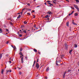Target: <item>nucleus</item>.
<instances>
[{
  "label": "nucleus",
  "instance_id": "f257e3e1",
  "mask_svg": "<svg viewBox=\"0 0 79 79\" xmlns=\"http://www.w3.org/2000/svg\"><path fill=\"white\" fill-rule=\"evenodd\" d=\"M73 6H74V7L76 9H77V8H78L79 7H78V6H77V5H73Z\"/></svg>",
  "mask_w": 79,
  "mask_h": 79
},
{
  "label": "nucleus",
  "instance_id": "f03ea898",
  "mask_svg": "<svg viewBox=\"0 0 79 79\" xmlns=\"http://www.w3.org/2000/svg\"><path fill=\"white\" fill-rule=\"evenodd\" d=\"M39 64H38V63H36V67L38 69H39Z\"/></svg>",
  "mask_w": 79,
  "mask_h": 79
},
{
  "label": "nucleus",
  "instance_id": "7ed1b4c3",
  "mask_svg": "<svg viewBox=\"0 0 79 79\" xmlns=\"http://www.w3.org/2000/svg\"><path fill=\"white\" fill-rule=\"evenodd\" d=\"M3 72H4V69H2L1 71V74H3Z\"/></svg>",
  "mask_w": 79,
  "mask_h": 79
},
{
  "label": "nucleus",
  "instance_id": "20e7f679",
  "mask_svg": "<svg viewBox=\"0 0 79 79\" xmlns=\"http://www.w3.org/2000/svg\"><path fill=\"white\" fill-rule=\"evenodd\" d=\"M47 14H48V15H50V14H52V12L51 11H49L47 12Z\"/></svg>",
  "mask_w": 79,
  "mask_h": 79
},
{
  "label": "nucleus",
  "instance_id": "39448f33",
  "mask_svg": "<svg viewBox=\"0 0 79 79\" xmlns=\"http://www.w3.org/2000/svg\"><path fill=\"white\" fill-rule=\"evenodd\" d=\"M74 47L75 48H77V44H74Z\"/></svg>",
  "mask_w": 79,
  "mask_h": 79
},
{
  "label": "nucleus",
  "instance_id": "423d86ee",
  "mask_svg": "<svg viewBox=\"0 0 79 79\" xmlns=\"http://www.w3.org/2000/svg\"><path fill=\"white\" fill-rule=\"evenodd\" d=\"M21 60H22L21 63H24V61H23V57L22 58Z\"/></svg>",
  "mask_w": 79,
  "mask_h": 79
},
{
  "label": "nucleus",
  "instance_id": "0eeeda50",
  "mask_svg": "<svg viewBox=\"0 0 79 79\" xmlns=\"http://www.w3.org/2000/svg\"><path fill=\"white\" fill-rule=\"evenodd\" d=\"M36 62V61L35 60H34V62L33 64L32 65L33 67H34V64H35V62Z\"/></svg>",
  "mask_w": 79,
  "mask_h": 79
},
{
  "label": "nucleus",
  "instance_id": "6e6552de",
  "mask_svg": "<svg viewBox=\"0 0 79 79\" xmlns=\"http://www.w3.org/2000/svg\"><path fill=\"white\" fill-rule=\"evenodd\" d=\"M66 25V26H69V22H67Z\"/></svg>",
  "mask_w": 79,
  "mask_h": 79
},
{
  "label": "nucleus",
  "instance_id": "1a4fd4ad",
  "mask_svg": "<svg viewBox=\"0 0 79 79\" xmlns=\"http://www.w3.org/2000/svg\"><path fill=\"white\" fill-rule=\"evenodd\" d=\"M48 70H49V67H48L46 69V71H48Z\"/></svg>",
  "mask_w": 79,
  "mask_h": 79
},
{
  "label": "nucleus",
  "instance_id": "9d476101",
  "mask_svg": "<svg viewBox=\"0 0 79 79\" xmlns=\"http://www.w3.org/2000/svg\"><path fill=\"white\" fill-rule=\"evenodd\" d=\"M19 54L20 55V56H21V55H23V54H22V52L20 51V52L19 53Z\"/></svg>",
  "mask_w": 79,
  "mask_h": 79
},
{
  "label": "nucleus",
  "instance_id": "9b49d317",
  "mask_svg": "<svg viewBox=\"0 0 79 79\" xmlns=\"http://www.w3.org/2000/svg\"><path fill=\"white\" fill-rule=\"evenodd\" d=\"M13 48L16 51V47L15 46H14V47H13Z\"/></svg>",
  "mask_w": 79,
  "mask_h": 79
},
{
  "label": "nucleus",
  "instance_id": "f8f14e48",
  "mask_svg": "<svg viewBox=\"0 0 79 79\" xmlns=\"http://www.w3.org/2000/svg\"><path fill=\"white\" fill-rule=\"evenodd\" d=\"M48 17V15H47L45 16V18H47Z\"/></svg>",
  "mask_w": 79,
  "mask_h": 79
},
{
  "label": "nucleus",
  "instance_id": "ddd939ff",
  "mask_svg": "<svg viewBox=\"0 0 79 79\" xmlns=\"http://www.w3.org/2000/svg\"><path fill=\"white\" fill-rule=\"evenodd\" d=\"M2 54H0V59L2 58Z\"/></svg>",
  "mask_w": 79,
  "mask_h": 79
},
{
  "label": "nucleus",
  "instance_id": "4468645a",
  "mask_svg": "<svg viewBox=\"0 0 79 79\" xmlns=\"http://www.w3.org/2000/svg\"><path fill=\"white\" fill-rule=\"evenodd\" d=\"M34 52H37V51L35 49H34Z\"/></svg>",
  "mask_w": 79,
  "mask_h": 79
},
{
  "label": "nucleus",
  "instance_id": "2eb2a0df",
  "mask_svg": "<svg viewBox=\"0 0 79 79\" xmlns=\"http://www.w3.org/2000/svg\"><path fill=\"white\" fill-rule=\"evenodd\" d=\"M74 15L75 16H77L78 15V14L77 13H75L74 14Z\"/></svg>",
  "mask_w": 79,
  "mask_h": 79
},
{
  "label": "nucleus",
  "instance_id": "dca6fc26",
  "mask_svg": "<svg viewBox=\"0 0 79 79\" xmlns=\"http://www.w3.org/2000/svg\"><path fill=\"white\" fill-rule=\"evenodd\" d=\"M72 24H73L74 25H77V24L76 23L74 22L72 23Z\"/></svg>",
  "mask_w": 79,
  "mask_h": 79
},
{
  "label": "nucleus",
  "instance_id": "f3484780",
  "mask_svg": "<svg viewBox=\"0 0 79 79\" xmlns=\"http://www.w3.org/2000/svg\"><path fill=\"white\" fill-rule=\"evenodd\" d=\"M76 2L77 3H79V0H76Z\"/></svg>",
  "mask_w": 79,
  "mask_h": 79
},
{
  "label": "nucleus",
  "instance_id": "a211bd4d",
  "mask_svg": "<svg viewBox=\"0 0 79 79\" xmlns=\"http://www.w3.org/2000/svg\"><path fill=\"white\" fill-rule=\"evenodd\" d=\"M21 17V15H19V16L17 17V19H19V18Z\"/></svg>",
  "mask_w": 79,
  "mask_h": 79
},
{
  "label": "nucleus",
  "instance_id": "6ab92c4d",
  "mask_svg": "<svg viewBox=\"0 0 79 79\" xmlns=\"http://www.w3.org/2000/svg\"><path fill=\"white\" fill-rule=\"evenodd\" d=\"M0 33H2V30L1 28H0Z\"/></svg>",
  "mask_w": 79,
  "mask_h": 79
},
{
  "label": "nucleus",
  "instance_id": "aec40b11",
  "mask_svg": "<svg viewBox=\"0 0 79 79\" xmlns=\"http://www.w3.org/2000/svg\"><path fill=\"white\" fill-rule=\"evenodd\" d=\"M27 10H28V11H31V10H32V9H28Z\"/></svg>",
  "mask_w": 79,
  "mask_h": 79
},
{
  "label": "nucleus",
  "instance_id": "412c9836",
  "mask_svg": "<svg viewBox=\"0 0 79 79\" xmlns=\"http://www.w3.org/2000/svg\"><path fill=\"white\" fill-rule=\"evenodd\" d=\"M56 64L57 66H58V61H57V60H56Z\"/></svg>",
  "mask_w": 79,
  "mask_h": 79
},
{
  "label": "nucleus",
  "instance_id": "4be33fe9",
  "mask_svg": "<svg viewBox=\"0 0 79 79\" xmlns=\"http://www.w3.org/2000/svg\"><path fill=\"white\" fill-rule=\"evenodd\" d=\"M23 32H24V33H26V31L24 30L23 31Z\"/></svg>",
  "mask_w": 79,
  "mask_h": 79
},
{
  "label": "nucleus",
  "instance_id": "5701e85b",
  "mask_svg": "<svg viewBox=\"0 0 79 79\" xmlns=\"http://www.w3.org/2000/svg\"><path fill=\"white\" fill-rule=\"evenodd\" d=\"M71 52H72V50H71L69 52V53H70V54H71Z\"/></svg>",
  "mask_w": 79,
  "mask_h": 79
},
{
  "label": "nucleus",
  "instance_id": "b1692460",
  "mask_svg": "<svg viewBox=\"0 0 79 79\" xmlns=\"http://www.w3.org/2000/svg\"><path fill=\"white\" fill-rule=\"evenodd\" d=\"M19 74L21 75V74H22V72H19Z\"/></svg>",
  "mask_w": 79,
  "mask_h": 79
},
{
  "label": "nucleus",
  "instance_id": "393cba45",
  "mask_svg": "<svg viewBox=\"0 0 79 79\" xmlns=\"http://www.w3.org/2000/svg\"><path fill=\"white\" fill-rule=\"evenodd\" d=\"M24 24H27V22H26L25 21L24 22Z\"/></svg>",
  "mask_w": 79,
  "mask_h": 79
},
{
  "label": "nucleus",
  "instance_id": "a878e982",
  "mask_svg": "<svg viewBox=\"0 0 79 79\" xmlns=\"http://www.w3.org/2000/svg\"><path fill=\"white\" fill-rule=\"evenodd\" d=\"M6 32H8V31H9V30L7 29H6Z\"/></svg>",
  "mask_w": 79,
  "mask_h": 79
},
{
  "label": "nucleus",
  "instance_id": "bb28decb",
  "mask_svg": "<svg viewBox=\"0 0 79 79\" xmlns=\"http://www.w3.org/2000/svg\"><path fill=\"white\" fill-rule=\"evenodd\" d=\"M53 3H55V4H56V2H55V1H53L52 2Z\"/></svg>",
  "mask_w": 79,
  "mask_h": 79
},
{
  "label": "nucleus",
  "instance_id": "cd10ccee",
  "mask_svg": "<svg viewBox=\"0 0 79 79\" xmlns=\"http://www.w3.org/2000/svg\"><path fill=\"white\" fill-rule=\"evenodd\" d=\"M53 6V4H51L49 6Z\"/></svg>",
  "mask_w": 79,
  "mask_h": 79
},
{
  "label": "nucleus",
  "instance_id": "c85d7f7f",
  "mask_svg": "<svg viewBox=\"0 0 79 79\" xmlns=\"http://www.w3.org/2000/svg\"><path fill=\"white\" fill-rule=\"evenodd\" d=\"M68 72H71V70L70 69L68 70Z\"/></svg>",
  "mask_w": 79,
  "mask_h": 79
},
{
  "label": "nucleus",
  "instance_id": "c756f323",
  "mask_svg": "<svg viewBox=\"0 0 79 79\" xmlns=\"http://www.w3.org/2000/svg\"><path fill=\"white\" fill-rule=\"evenodd\" d=\"M9 42H10L9 41H7V42L6 43V44H8V43H9Z\"/></svg>",
  "mask_w": 79,
  "mask_h": 79
},
{
  "label": "nucleus",
  "instance_id": "7c9ffc66",
  "mask_svg": "<svg viewBox=\"0 0 79 79\" xmlns=\"http://www.w3.org/2000/svg\"><path fill=\"white\" fill-rule=\"evenodd\" d=\"M65 49H67L68 48V46H65Z\"/></svg>",
  "mask_w": 79,
  "mask_h": 79
},
{
  "label": "nucleus",
  "instance_id": "2f4dec72",
  "mask_svg": "<svg viewBox=\"0 0 79 79\" xmlns=\"http://www.w3.org/2000/svg\"><path fill=\"white\" fill-rule=\"evenodd\" d=\"M24 10H26V8H23L22 9L23 11H24Z\"/></svg>",
  "mask_w": 79,
  "mask_h": 79
},
{
  "label": "nucleus",
  "instance_id": "473e14b6",
  "mask_svg": "<svg viewBox=\"0 0 79 79\" xmlns=\"http://www.w3.org/2000/svg\"><path fill=\"white\" fill-rule=\"evenodd\" d=\"M54 2H57V1L56 0H53V1Z\"/></svg>",
  "mask_w": 79,
  "mask_h": 79
},
{
  "label": "nucleus",
  "instance_id": "72a5a7b5",
  "mask_svg": "<svg viewBox=\"0 0 79 79\" xmlns=\"http://www.w3.org/2000/svg\"><path fill=\"white\" fill-rule=\"evenodd\" d=\"M22 48H20V51H22Z\"/></svg>",
  "mask_w": 79,
  "mask_h": 79
},
{
  "label": "nucleus",
  "instance_id": "f704fd0d",
  "mask_svg": "<svg viewBox=\"0 0 79 79\" xmlns=\"http://www.w3.org/2000/svg\"><path fill=\"white\" fill-rule=\"evenodd\" d=\"M19 36H20V37H22V35L19 34Z\"/></svg>",
  "mask_w": 79,
  "mask_h": 79
},
{
  "label": "nucleus",
  "instance_id": "c9c22d12",
  "mask_svg": "<svg viewBox=\"0 0 79 79\" xmlns=\"http://www.w3.org/2000/svg\"><path fill=\"white\" fill-rule=\"evenodd\" d=\"M71 8H72V9H74V8L72 6H71Z\"/></svg>",
  "mask_w": 79,
  "mask_h": 79
},
{
  "label": "nucleus",
  "instance_id": "e433bc0d",
  "mask_svg": "<svg viewBox=\"0 0 79 79\" xmlns=\"http://www.w3.org/2000/svg\"><path fill=\"white\" fill-rule=\"evenodd\" d=\"M33 12V13L35 12V10H32V12H31V13H32Z\"/></svg>",
  "mask_w": 79,
  "mask_h": 79
},
{
  "label": "nucleus",
  "instance_id": "4c0bfd02",
  "mask_svg": "<svg viewBox=\"0 0 79 79\" xmlns=\"http://www.w3.org/2000/svg\"><path fill=\"white\" fill-rule=\"evenodd\" d=\"M77 10L78 12H79V8H78L77 9Z\"/></svg>",
  "mask_w": 79,
  "mask_h": 79
},
{
  "label": "nucleus",
  "instance_id": "58836bf2",
  "mask_svg": "<svg viewBox=\"0 0 79 79\" xmlns=\"http://www.w3.org/2000/svg\"><path fill=\"white\" fill-rule=\"evenodd\" d=\"M27 5L28 6H30V4H29V3L27 4Z\"/></svg>",
  "mask_w": 79,
  "mask_h": 79
},
{
  "label": "nucleus",
  "instance_id": "ea45409f",
  "mask_svg": "<svg viewBox=\"0 0 79 79\" xmlns=\"http://www.w3.org/2000/svg\"><path fill=\"white\" fill-rule=\"evenodd\" d=\"M6 72H7V73H8L9 72V70H7L6 71Z\"/></svg>",
  "mask_w": 79,
  "mask_h": 79
},
{
  "label": "nucleus",
  "instance_id": "a19ab883",
  "mask_svg": "<svg viewBox=\"0 0 79 79\" xmlns=\"http://www.w3.org/2000/svg\"><path fill=\"white\" fill-rule=\"evenodd\" d=\"M23 11H22L21 13H21V15H23Z\"/></svg>",
  "mask_w": 79,
  "mask_h": 79
},
{
  "label": "nucleus",
  "instance_id": "79ce46f5",
  "mask_svg": "<svg viewBox=\"0 0 79 79\" xmlns=\"http://www.w3.org/2000/svg\"><path fill=\"white\" fill-rule=\"evenodd\" d=\"M65 74H66V73H64L63 76H65Z\"/></svg>",
  "mask_w": 79,
  "mask_h": 79
},
{
  "label": "nucleus",
  "instance_id": "37998d69",
  "mask_svg": "<svg viewBox=\"0 0 79 79\" xmlns=\"http://www.w3.org/2000/svg\"><path fill=\"white\" fill-rule=\"evenodd\" d=\"M47 2H48V3L49 2H50V1L49 0H48L47 1Z\"/></svg>",
  "mask_w": 79,
  "mask_h": 79
},
{
  "label": "nucleus",
  "instance_id": "c03bdc74",
  "mask_svg": "<svg viewBox=\"0 0 79 79\" xmlns=\"http://www.w3.org/2000/svg\"><path fill=\"white\" fill-rule=\"evenodd\" d=\"M27 15H31V14L29 13H27Z\"/></svg>",
  "mask_w": 79,
  "mask_h": 79
},
{
  "label": "nucleus",
  "instance_id": "a18cd8bd",
  "mask_svg": "<svg viewBox=\"0 0 79 79\" xmlns=\"http://www.w3.org/2000/svg\"><path fill=\"white\" fill-rule=\"evenodd\" d=\"M34 27H36V25H34Z\"/></svg>",
  "mask_w": 79,
  "mask_h": 79
},
{
  "label": "nucleus",
  "instance_id": "49530a36",
  "mask_svg": "<svg viewBox=\"0 0 79 79\" xmlns=\"http://www.w3.org/2000/svg\"><path fill=\"white\" fill-rule=\"evenodd\" d=\"M9 72H10V73L11 72V70H9Z\"/></svg>",
  "mask_w": 79,
  "mask_h": 79
},
{
  "label": "nucleus",
  "instance_id": "de8ad7c7",
  "mask_svg": "<svg viewBox=\"0 0 79 79\" xmlns=\"http://www.w3.org/2000/svg\"><path fill=\"white\" fill-rule=\"evenodd\" d=\"M65 47L68 46H67V44H65Z\"/></svg>",
  "mask_w": 79,
  "mask_h": 79
},
{
  "label": "nucleus",
  "instance_id": "09e8293b",
  "mask_svg": "<svg viewBox=\"0 0 79 79\" xmlns=\"http://www.w3.org/2000/svg\"><path fill=\"white\" fill-rule=\"evenodd\" d=\"M63 77L64 79V78H65V76H63Z\"/></svg>",
  "mask_w": 79,
  "mask_h": 79
},
{
  "label": "nucleus",
  "instance_id": "8fccbe9b",
  "mask_svg": "<svg viewBox=\"0 0 79 79\" xmlns=\"http://www.w3.org/2000/svg\"><path fill=\"white\" fill-rule=\"evenodd\" d=\"M9 60H11V57H10V58H9Z\"/></svg>",
  "mask_w": 79,
  "mask_h": 79
},
{
  "label": "nucleus",
  "instance_id": "3c124183",
  "mask_svg": "<svg viewBox=\"0 0 79 79\" xmlns=\"http://www.w3.org/2000/svg\"><path fill=\"white\" fill-rule=\"evenodd\" d=\"M44 4L45 5H47V3L46 2H45Z\"/></svg>",
  "mask_w": 79,
  "mask_h": 79
},
{
  "label": "nucleus",
  "instance_id": "603ef678",
  "mask_svg": "<svg viewBox=\"0 0 79 79\" xmlns=\"http://www.w3.org/2000/svg\"><path fill=\"white\" fill-rule=\"evenodd\" d=\"M48 3V4L49 5H50L51 4V3Z\"/></svg>",
  "mask_w": 79,
  "mask_h": 79
},
{
  "label": "nucleus",
  "instance_id": "864d4df0",
  "mask_svg": "<svg viewBox=\"0 0 79 79\" xmlns=\"http://www.w3.org/2000/svg\"><path fill=\"white\" fill-rule=\"evenodd\" d=\"M38 61H39V59H37V62H38Z\"/></svg>",
  "mask_w": 79,
  "mask_h": 79
},
{
  "label": "nucleus",
  "instance_id": "5fc2aeb1",
  "mask_svg": "<svg viewBox=\"0 0 79 79\" xmlns=\"http://www.w3.org/2000/svg\"><path fill=\"white\" fill-rule=\"evenodd\" d=\"M66 1H67L68 2H69V1L68 0H66Z\"/></svg>",
  "mask_w": 79,
  "mask_h": 79
},
{
  "label": "nucleus",
  "instance_id": "6e6d98bb",
  "mask_svg": "<svg viewBox=\"0 0 79 79\" xmlns=\"http://www.w3.org/2000/svg\"><path fill=\"white\" fill-rule=\"evenodd\" d=\"M70 15H71V14H69V16H70Z\"/></svg>",
  "mask_w": 79,
  "mask_h": 79
},
{
  "label": "nucleus",
  "instance_id": "4d7b16f0",
  "mask_svg": "<svg viewBox=\"0 0 79 79\" xmlns=\"http://www.w3.org/2000/svg\"><path fill=\"white\" fill-rule=\"evenodd\" d=\"M45 79H47V77H45Z\"/></svg>",
  "mask_w": 79,
  "mask_h": 79
},
{
  "label": "nucleus",
  "instance_id": "13d9d810",
  "mask_svg": "<svg viewBox=\"0 0 79 79\" xmlns=\"http://www.w3.org/2000/svg\"><path fill=\"white\" fill-rule=\"evenodd\" d=\"M38 53H39V54H40V52H38Z\"/></svg>",
  "mask_w": 79,
  "mask_h": 79
},
{
  "label": "nucleus",
  "instance_id": "bf43d9fd",
  "mask_svg": "<svg viewBox=\"0 0 79 79\" xmlns=\"http://www.w3.org/2000/svg\"><path fill=\"white\" fill-rule=\"evenodd\" d=\"M9 62H10V63H11V61H10Z\"/></svg>",
  "mask_w": 79,
  "mask_h": 79
},
{
  "label": "nucleus",
  "instance_id": "052dcab7",
  "mask_svg": "<svg viewBox=\"0 0 79 79\" xmlns=\"http://www.w3.org/2000/svg\"><path fill=\"white\" fill-rule=\"evenodd\" d=\"M20 14H21V13H18V15H20Z\"/></svg>",
  "mask_w": 79,
  "mask_h": 79
},
{
  "label": "nucleus",
  "instance_id": "680f3d73",
  "mask_svg": "<svg viewBox=\"0 0 79 79\" xmlns=\"http://www.w3.org/2000/svg\"><path fill=\"white\" fill-rule=\"evenodd\" d=\"M11 46L13 48L14 47H13V46H12V45H11Z\"/></svg>",
  "mask_w": 79,
  "mask_h": 79
},
{
  "label": "nucleus",
  "instance_id": "e2e57ef3",
  "mask_svg": "<svg viewBox=\"0 0 79 79\" xmlns=\"http://www.w3.org/2000/svg\"><path fill=\"white\" fill-rule=\"evenodd\" d=\"M74 23V20H73V21H72V23Z\"/></svg>",
  "mask_w": 79,
  "mask_h": 79
},
{
  "label": "nucleus",
  "instance_id": "0e129e2a",
  "mask_svg": "<svg viewBox=\"0 0 79 79\" xmlns=\"http://www.w3.org/2000/svg\"><path fill=\"white\" fill-rule=\"evenodd\" d=\"M19 69H21V68H19Z\"/></svg>",
  "mask_w": 79,
  "mask_h": 79
},
{
  "label": "nucleus",
  "instance_id": "69168bd1",
  "mask_svg": "<svg viewBox=\"0 0 79 79\" xmlns=\"http://www.w3.org/2000/svg\"><path fill=\"white\" fill-rule=\"evenodd\" d=\"M39 6H37V8H38V7H39Z\"/></svg>",
  "mask_w": 79,
  "mask_h": 79
},
{
  "label": "nucleus",
  "instance_id": "338daca9",
  "mask_svg": "<svg viewBox=\"0 0 79 79\" xmlns=\"http://www.w3.org/2000/svg\"><path fill=\"white\" fill-rule=\"evenodd\" d=\"M11 60V61H13V60H12V59H11V60Z\"/></svg>",
  "mask_w": 79,
  "mask_h": 79
},
{
  "label": "nucleus",
  "instance_id": "774afa93",
  "mask_svg": "<svg viewBox=\"0 0 79 79\" xmlns=\"http://www.w3.org/2000/svg\"><path fill=\"white\" fill-rule=\"evenodd\" d=\"M71 14V15H72L73 14V12H72L71 14Z\"/></svg>",
  "mask_w": 79,
  "mask_h": 79
}]
</instances>
